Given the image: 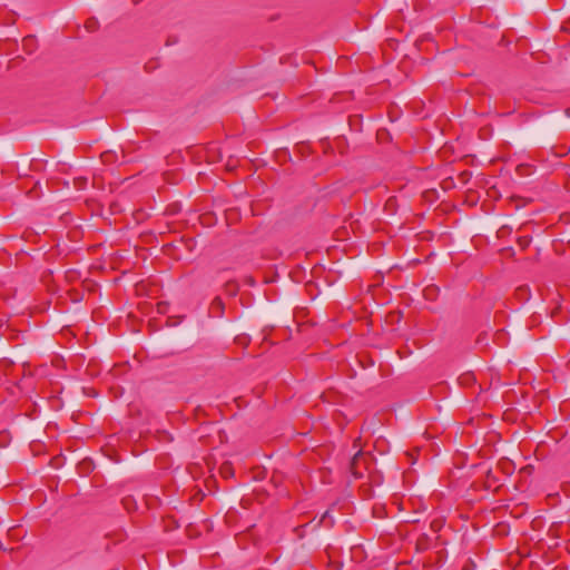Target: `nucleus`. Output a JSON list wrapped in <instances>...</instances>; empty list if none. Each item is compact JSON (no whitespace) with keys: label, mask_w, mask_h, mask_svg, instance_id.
Here are the masks:
<instances>
[{"label":"nucleus","mask_w":570,"mask_h":570,"mask_svg":"<svg viewBox=\"0 0 570 570\" xmlns=\"http://www.w3.org/2000/svg\"><path fill=\"white\" fill-rule=\"evenodd\" d=\"M420 449H414L412 452H407V456L410 458L411 460V464H414L415 463V454L414 453H419Z\"/></svg>","instance_id":"nucleus-9"},{"label":"nucleus","mask_w":570,"mask_h":570,"mask_svg":"<svg viewBox=\"0 0 570 570\" xmlns=\"http://www.w3.org/2000/svg\"><path fill=\"white\" fill-rule=\"evenodd\" d=\"M394 207H395V199L393 197H391L387 199V202L385 204V209L389 210L390 213H393Z\"/></svg>","instance_id":"nucleus-8"},{"label":"nucleus","mask_w":570,"mask_h":570,"mask_svg":"<svg viewBox=\"0 0 570 570\" xmlns=\"http://www.w3.org/2000/svg\"><path fill=\"white\" fill-rule=\"evenodd\" d=\"M328 518V511H326L322 517V522H325V520Z\"/></svg>","instance_id":"nucleus-11"},{"label":"nucleus","mask_w":570,"mask_h":570,"mask_svg":"<svg viewBox=\"0 0 570 570\" xmlns=\"http://www.w3.org/2000/svg\"><path fill=\"white\" fill-rule=\"evenodd\" d=\"M220 473L224 478H228L233 474L232 465L229 463H224L220 466Z\"/></svg>","instance_id":"nucleus-3"},{"label":"nucleus","mask_w":570,"mask_h":570,"mask_svg":"<svg viewBox=\"0 0 570 570\" xmlns=\"http://www.w3.org/2000/svg\"><path fill=\"white\" fill-rule=\"evenodd\" d=\"M531 243V238L528 236H522L518 238V244L521 248H527Z\"/></svg>","instance_id":"nucleus-5"},{"label":"nucleus","mask_w":570,"mask_h":570,"mask_svg":"<svg viewBox=\"0 0 570 570\" xmlns=\"http://www.w3.org/2000/svg\"><path fill=\"white\" fill-rule=\"evenodd\" d=\"M235 342L238 344V345H242V346H247L248 343H249V337L245 334L243 335H238L236 338H235Z\"/></svg>","instance_id":"nucleus-4"},{"label":"nucleus","mask_w":570,"mask_h":570,"mask_svg":"<svg viewBox=\"0 0 570 570\" xmlns=\"http://www.w3.org/2000/svg\"><path fill=\"white\" fill-rule=\"evenodd\" d=\"M371 464V454L358 451L351 461V472L355 478H362L364 475V471L368 470Z\"/></svg>","instance_id":"nucleus-1"},{"label":"nucleus","mask_w":570,"mask_h":570,"mask_svg":"<svg viewBox=\"0 0 570 570\" xmlns=\"http://www.w3.org/2000/svg\"><path fill=\"white\" fill-rule=\"evenodd\" d=\"M442 527H443V522H442L441 520L435 519V520H433V521L431 522V529H432L434 532L440 531V530L442 529Z\"/></svg>","instance_id":"nucleus-6"},{"label":"nucleus","mask_w":570,"mask_h":570,"mask_svg":"<svg viewBox=\"0 0 570 570\" xmlns=\"http://www.w3.org/2000/svg\"><path fill=\"white\" fill-rule=\"evenodd\" d=\"M97 21L95 19H90L86 22V28L88 30H94L95 26H96Z\"/></svg>","instance_id":"nucleus-10"},{"label":"nucleus","mask_w":570,"mask_h":570,"mask_svg":"<svg viewBox=\"0 0 570 570\" xmlns=\"http://www.w3.org/2000/svg\"><path fill=\"white\" fill-rule=\"evenodd\" d=\"M225 305L222 298L215 297L209 306V314L213 317H222L224 315Z\"/></svg>","instance_id":"nucleus-2"},{"label":"nucleus","mask_w":570,"mask_h":570,"mask_svg":"<svg viewBox=\"0 0 570 570\" xmlns=\"http://www.w3.org/2000/svg\"><path fill=\"white\" fill-rule=\"evenodd\" d=\"M114 153L112 151H106L101 155V159L104 163H111L114 160Z\"/></svg>","instance_id":"nucleus-7"}]
</instances>
